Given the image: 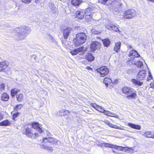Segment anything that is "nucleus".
<instances>
[{"label": "nucleus", "instance_id": "10", "mask_svg": "<svg viewBox=\"0 0 154 154\" xmlns=\"http://www.w3.org/2000/svg\"><path fill=\"white\" fill-rule=\"evenodd\" d=\"M146 71L145 70H140L138 72L137 77L141 80H144L146 76Z\"/></svg>", "mask_w": 154, "mask_h": 154}, {"label": "nucleus", "instance_id": "33", "mask_svg": "<svg viewBox=\"0 0 154 154\" xmlns=\"http://www.w3.org/2000/svg\"><path fill=\"white\" fill-rule=\"evenodd\" d=\"M7 67V65L5 62L0 63V71L5 69Z\"/></svg>", "mask_w": 154, "mask_h": 154}, {"label": "nucleus", "instance_id": "45", "mask_svg": "<svg viewBox=\"0 0 154 154\" xmlns=\"http://www.w3.org/2000/svg\"><path fill=\"white\" fill-rule=\"evenodd\" d=\"M22 2L26 4L29 3L31 2V0H22Z\"/></svg>", "mask_w": 154, "mask_h": 154}, {"label": "nucleus", "instance_id": "56", "mask_svg": "<svg viewBox=\"0 0 154 154\" xmlns=\"http://www.w3.org/2000/svg\"><path fill=\"white\" fill-rule=\"evenodd\" d=\"M86 68L88 70H91L92 69L91 68L90 66H87Z\"/></svg>", "mask_w": 154, "mask_h": 154}, {"label": "nucleus", "instance_id": "8", "mask_svg": "<svg viewBox=\"0 0 154 154\" xmlns=\"http://www.w3.org/2000/svg\"><path fill=\"white\" fill-rule=\"evenodd\" d=\"M96 144L98 146L101 147H109L113 148L115 145H111L109 143H105L103 141H97L96 142Z\"/></svg>", "mask_w": 154, "mask_h": 154}, {"label": "nucleus", "instance_id": "38", "mask_svg": "<svg viewBox=\"0 0 154 154\" xmlns=\"http://www.w3.org/2000/svg\"><path fill=\"white\" fill-rule=\"evenodd\" d=\"M91 32L94 34H98L99 33H100V32H99L97 30L94 29H92L91 30Z\"/></svg>", "mask_w": 154, "mask_h": 154}, {"label": "nucleus", "instance_id": "5", "mask_svg": "<svg viewBox=\"0 0 154 154\" xmlns=\"http://www.w3.org/2000/svg\"><path fill=\"white\" fill-rule=\"evenodd\" d=\"M87 38V35L84 32L78 33V46L84 44L86 42Z\"/></svg>", "mask_w": 154, "mask_h": 154}, {"label": "nucleus", "instance_id": "54", "mask_svg": "<svg viewBox=\"0 0 154 154\" xmlns=\"http://www.w3.org/2000/svg\"><path fill=\"white\" fill-rule=\"evenodd\" d=\"M127 46L129 49H130L131 48H132V47L128 44H127Z\"/></svg>", "mask_w": 154, "mask_h": 154}, {"label": "nucleus", "instance_id": "30", "mask_svg": "<svg viewBox=\"0 0 154 154\" xmlns=\"http://www.w3.org/2000/svg\"><path fill=\"white\" fill-rule=\"evenodd\" d=\"M20 90L17 88H14L11 90V94L12 96L13 97L18 92H20Z\"/></svg>", "mask_w": 154, "mask_h": 154}, {"label": "nucleus", "instance_id": "7", "mask_svg": "<svg viewBox=\"0 0 154 154\" xmlns=\"http://www.w3.org/2000/svg\"><path fill=\"white\" fill-rule=\"evenodd\" d=\"M43 142L45 143L48 142L51 143L53 145H57L59 142L56 139L51 137H46L43 138Z\"/></svg>", "mask_w": 154, "mask_h": 154}, {"label": "nucleus", "instance_id": "43", "mask_svg": "<svg viewBox=\"0 0 154 154\" xmlns=\"http://www.w3.org/2000/svg\"><path fill=\"white\" fill-rule=\"evenodd\" d=\"M5 86L4 84H2L0 85V91H2L3 90H4V89Z\"/></svg>", "mask_w": 154, "mask_h": 154}, {"label": "nucleus", "instance_id": "13", "mask_svg": "<svg viewBox=\"0 0 154 154\" xmlns=\"http://www.w3.org/2000/svg\"><path fill=\"white\" fill-rule=\"evenodd\" d=\"M32 127L36 131H38L40 133H42L43 131L41 129L39 125L38 122H34L32 124Z\"/></svg>", "mask_w": 154, "mask_h": 154}, {"label": "nucleus", "instance_id": "57", "mask_svg": "<svg viewBox=\"0 0 154 154\" xmlns=\"http://www.w3.org/2000/svg\"><path fill=\"white\" fill-rule=\"evenodd\" d=\"M46 132H47V136H50L51 135L50 133L48 131H47Z\"/></svg>", "mask_w": 154, "mask_h": 154}, {"label": "nucleus", "instance_id": "9", "mask_svg": "<svg viewBox=\"0 0 154 154\" xmlns=\"http://www.w3.org/2000/svg\"><path fill=\"white\" fill-rule=\"evenodd\" d=\"M106 27L107 29L113 30L119 33L121 32V31L119 29L118 27L112 23H109L106 24Z\"/></svg>", "mask_w": 154, "mask_h": 154}, {"label": "nucleus", "instance_id": "37", "mask_svg": "<svg viewBox=\"0 0 154 154\" xmlns=\"http://www.w3.org/2000/svg\"><path fill=\"white\" fill-rule=\"evenodd\" d=\"M96 110L98 111L103 113V112H104V109L101 106L98 105Z\"/></svg>", "mask_w": 154, "mask_h": 154}, {"label": "nucleus", "instance_id": "59", "mask_svg": "<svg viewBox=\"0 0 154 154\" xmlns=\"http://www.w3.org/2000/svg\"><path fill=\"white\" fill-rule=\"evenodd\" d=\"M33 58L35 59H36V56L35 55H33Z\"/></svg>", "mask_w": 154, "mask_h": 154}, {"label": "nucleus", "instance_id": "27", "mask_svg": "<svg viewBox=\"0 0 154 154\" xmlns=\"http://www.w3.org/2000/svg\"><path fill=\"white\" fill-rule=\"evenodd\" d=\"M11 125V123L8 120L6 119L0 122V126H9Z\"/></svg>", "mask_w": 154, "mask_h": 154}, {"label": "nucleus", "instance_id": "31", "mask_svg": "<svg viewBox=\"0 0 154 154\" xmlns=\"http://www.w3.org/2000/svg\"><path fill=\"white\" fill-rule=\"evenodd\" d=\"M47 8L48 9V11L49 12H51V11H53L55 8L54 5L52 3H49L48 6Z\"/></svg>", "mask_w": 154, "mask_h": 154}, {"label": "nucleus", "instance_id": "34", "mask_svg": "<svg viewBox=\"0 0 154 154\" xmlns=\"http://www.w3.org/2000/svg\"><path fill=\"white\" fill-rule=\"evenodd\" d=\"M16 98L17 101L20 102L23 100V95L22 94H18L17 95Z\"/></svg>", "mask_w": 154, "mask_h": 154}, {"label": "nucleus", "instance_id": "11", "mask_svg": "<svg viewBox=\"0 0 154 154\" xmlns=\"http://www.w3.org/2000/svg\"><path fill=\"white\" fill-rule=\"evenodd\" d=\"M100 46V43L97 41H93L91 43L90 47L91 51L93 52L94 51Z\"/></svg>", "mask_w": 154, "mask_h": 154}, {"label": "nucleus", "instance_id": "58", "mask_svg": "<svg viewBox=\"0 0 154 154\" xmlns=\"http://www.w3.org/2000/svg\"><path fill=\"white\" fill-rule=\"evenodd\" d=\"M39 1V0H35V2L36 3H37Z\"/></svg>", "mask_w": 154, "mask_h": 154}, {"label": "nucleus", "instance_id": "53", "mask_svg": "<svg viewBox=\"0 0 154 154\" xmlns=\"http://www.w3.org/2000/svg\"><path fill=\"white\" fill-rule=\"evenodd\" d=\"M148 76L149 77V78H150V79H149V80L151 79L152 78V76L151 74V73L150 71L149 72Z\"/></svg>", "mask_w": 154, "mask_h": 154}, {"label": "nucleus", "instance_id": "46", "mask_svg": "<svg viewBox=\"0 0 154 154\" xmlns=\"http://www.w3.org/2000/svg\"><path fill=\"white\" fill-rule=\"evenodd\" d=\"M91 106L96 109L98 105H97L96 104L94 103L92 104L91 105Z\"/></svg>", "mask_w": 154, "mask_h": 154}, {"label": "nucleus", "instance_id": "24", "mask_svg": "<svg viewBox=\"0 0 154 154\" xmlns=\"http://www.w3.org/2000/svg\"><path fill=\"white\" fill-rule=\"evenodd\" d=\"M104 122L106 124L111 128L118 129H120L119 127L117 125H113L107 120H105Z\"/></svg>", "mask_w": 154, "mask_h": 154}, {"label": "nucleus", "instance_id": "42", "mask_svg": "<svg viewBox=\"0 0 154 154\" xmlns=\"http://www.w3.org/2000/svg\"><path fill=\"white\" fill-rule=\"evenodd\" d=\"M48 39L50 40L51 42H53L54 41V38L50 35H48Z\"/></svg>", "mask_w": 154, "mask_h": 154}, {"label": "nucleus", "instance_id": "55", "mask_svg": "<svg viewBox=\"0 0 154 154\" xmlns=\"http://www.w3.org/2000/svg\"><path fill=\"white\" fill-rule=\"evenodd\" d=\"M3 117V115L1 113H0V120L2 119Z\"/></svg>", "mask_w": 154, "mask_h": 154}, {"label": "nucleus", "instance_id": "44", "mask_svg": "<svg viewBox=\"0 0 154 154\" xmlns=\"http://www.w3.org/2000/svg\"><path fill=\"white\" fill-rule=\"evenodd\" d=\"M126 149H125L126 151L127 152H131L133 151L132 149L130 148L126 147Z\"/></svg>", "mask_w": 154, "mask_h": 154}, {"label": "nucleus", "instance_id": "49", "mask_svg": "<svg viewBox=\"0 0 154 154\" xmlns=\"http://www.w3.org/2000/svg\"><path fill=\"white\" fill-rule=\"evenodd\" d=\"M83 2L82 0H78V7Z\"/></svg>", "mask_w": 154, "mask_h": 154}, {"label": "nucleus", "instance_id": "12", "mask_svg": "<svg viewBox=\"0 0 154 154\" xmlns=\"http://www.w3.org/2000/svg\"><path fill=\"white\" fill-rule=\"evenodd\" d=\"M103 82L106 87L108 86L109 85L111 87H113V83L111 79L109 78H104L103 80Z\"/></svg>", "mask_w": 154, "mask_h": 154}, {"label": "nucleus", "instance_id": "19", "mask_svg": "<svg viewBox=\"0 0 154 154\" xmlns=\"http://www.w3.org/2000/svg\"><path fill=\"white\" fill-rule=\"evenodd\" d=\"M128 125L131 128L137 130H140L141 127L140 125H136L131 123H128Z\"/></svg>", "mask_w": 154, "mask_h": 154}, {"label": "nucleus", "instance_id": "62", "mask_svg": "<svg viewBox=\"0 0 154 154\" xmlns=\"http://www.w3.org/2000/svg\"><path fill=\"white\" fill-rule=\"evenodd\" d=\"M75 18H77V14H76L75 16Z\"/></svg>", "mask_w": 154, "mask_h": 154}, {"label": "nucleus", "instance_id": "4", "mask_svg": "<svg viewBox=\"0 0 154 154\" xmlns=\"http://www.w3.org/2000/svg\"><path fill=\"white\" fill-rule=\"evenodd\" d=\"M22 133L23 134H26L28 137L34 138L38 136V134L32 132L31 129L26 126H25L22 130Z\"/></svg>", "mask_w": 154, "mask_h": 154}, {"label": "nucleus", "instance_id": "20", "mask_svg": "<svg viewBox=\"0 0 154 154\" xmlns=\"http://www.w3.org/2000/svg\"><path fill=\"white\" fill-rule=\"evenodd\" d=\"M128 125L131 128L137 130H140L141 127L140 125H136L131 123H128Z\"/></svg>", "mask_w": 154, "mask_h": 154}, {"label": "nucleus", "instance_id": "16", "mask_svg": "<svg viewBox=\"0 0 154 154\" xmlns=\"http://www.w3.org/2000/svg\"><path fill=\"white\" fill-rule=\"evenodd\" d=\"M90 8H87L86 9L85 11H84L85 14L86 15L85 16V18L86 19V21H87V22H88L90 20L91 17H92L91 14H89V12H88V11H90Z\"/></svg>", "mask_w": 154, "mask_h": 154}, {"label": "nucleus", "instance_id": "50", "mask_svg": "<svg viewBox=\"0 0 154 154\" xmlns=\"http://www.w3.org/2000/svg\"><path fill=\"white\" fill-rule=\"evenodd\" d=\"M103 113L104 114H105V115L108 116V113L109 112L108 111H106L104 109V112H103Z\"/></svg>", "mask_w": 154, "mask_h": 154}, {"label": "nucleus", "instance_id": "29", "mask_svg": "<svg viewBox=\"0 0 154 154\" xmlns=\"http://www.w3.org/2000/svg\"><path fill=\"white\" fill-rule=\"evenodd\" d=\"M86 59L89 61H91L94 60V57L91 53H88L86 57Z\"/></svg>", "mask_w": 154, "mask_h": 154}, {"label": "nucleus", "instance_id": "26", "mask_svg": "<svg viewBox=\"0 0 154 154\" xmlns=\"http://www.w3.org/2000/svg\"><path fill=\"white\" fill-rule=\"evenodd\" d=\"M9 96L6 93H4L2 95L1 99L3 101H7L9 99Z\"/></svg>", "mask_w": 154, "mask_h": 154}, {"label": "nucleus", "instance_id": "15", "mask_svg": "<svg viewBox=\"0 0 154 154\" xmlns=\"http://www.w3.org/2000/svg\"><path fill=\"white\" fill-rule=\"evenodd\" d=\"M69 113L68 110L64 109H61L57 113V115L58 116H62L64 115H67Z\"/></svg>", "mask_w": 154, "mask_h": 154}, {"label": "nucleus", "instance_id": "35", "mask_svg": "<svg viewBox=\"0 0 154 154\" xmlns=\"http://www.w3.org/2000/svg\"><path fill=\"white\" fill-rule=\"evenodd\" d=\"M134 64L136 65L138 68L141 67L143 66V63L140 61H137L134 62Z\"/></svg>", "mask_w": 154, "mask_h": 154}, {"label": "nucleus", "instance_id": "61", "mask_svg": "<svg viewBox=\"0 0 154 154\" xmlns=\"http://www.w3.org/2000/svg\"><path fill=\"white\" fill-rule=\"evenodd\" d=\"M119 148H121V149H120V150H121L122 149H121V148H122V147H120V146H118V147Z\"/></svg>", "mask_w": 154, "mask_h": 154}, {"label": "nucleus", "instance_id": "3", "mask_svg": "<svg viewBox=\"0 0 154 154\" xmlns=\"http://www.w3.org/2000/svg\"><path fill=\"white\" fill-rule=\"evenodd\" d=\"M136 13L135 9H129L125 11L122 15L119 14V17L122 19H131L135 16Z\"/></svg>", "mask_w": 154, "mask_h": 154}, {"label": "nucleus", "instance_id": "64", "mask_svg": "<svg viewBox=\"0 0 154 154\" xmlns=\"http://www.w3.org/2000/svg\"><path fill=\"white\" fill-rule=\"evenodd\" d=\"M153 108H154V106H153Z\"/></svg>", "mask_w": 154, "mask_h": 154}, {"label": "nucleus", "instance_id": "25", "mask_svg": "<svg viewBox=\"0 0 154 154\" xmlns=\"http://www.w3.org/2000/svg\"><path fill=\"white\" fill-rule=\"evenodd\" d=\"M121 43L120 42H118L115 43V46L114 48V50L116 52L119 51L120 48Z\"/></svg>", "mask_w": 154, "mask_h": 154}, {"label": "nucleus", "instance_id": "60", "mask_svg": "<svg viewBox=\"0 0 154 154\" xmlns=\"http://www.w3.org/2000/svg\"><path fill=\"white\" fill-rule=\"evenodd\" d=\"M117 80H116V81H115L114 82V83H113V84H116L117 83Z\"/></svg>", "mask_w": 154, "mask_h": 154}, {"label": "nucleus", "instance_id": "41", "mask_svg": "<svg viewBox=\"0 0 154 154\" xmlns=\"http://www.w3.org/2000/svg\"><path fill=\"white\" fill-rule=\"evenodd\" d=\"M72 3L74 6H77V0H72Z\"/></svg>", "mask_w": 154, "mask_h": 154}, {"label": "nucleus", "instance_id": "1", "mask_svg": "<svg viewBox=\"0 0 154 154\" xmlns=\"http://www.w3.org/2000/svg\"><path fill=\"white\" fill-rule=\"evenodd\" d=\"M17 36L19 40L25 39L27 35L29 34L31 32L30 28L25 26L17 28Z\"/></svg>", "mask_w": 154, "mask_h": 154}, {"label": "nucleus", "instance_id": "22", "mask_svg": "<svg viewBox=\"0 0 154 154\" xmlns=\"http://www.w3.org/2000/svg\"><path fill=\"white\" fill-rule=\"evenodd\" d=\"M143 135L146 137L154 138V134L152 132L147 131L144 133Z\"/></svg>", "mask_w": 154, "mask_h": 154}, {"label": "nucleus", "instance_id": "63", "mask_svg": "<svg viewBox=\"0 0 154 154\" xmlns=\"http://www.w3.org/2000/svg\"><path fill=\"white\" fill-rule=\"evenodd\" d=\"M113 152H115L113 150Z\"/></svg>", "mask_w": 154, "mask_h": 154}, {"label": "nucleus", "instance_id": "52", "mask_svg": "<svg viewBox=\"0 0 154 154\" xmlns=\"http://www.w3.org/2000/svg\"><path fill=\"white\" fill-rule=\"evenodd\" d=\"M108 116H112L114 114L112 113L109 111H108Z\"/></svg>", "mask_w": 154, "mask_h": 154}, {"label": "nucleus", "instance_id": "36", "mask_svg": "<svg viewBox=\"0 0 154 154\" xmlns=\"http://www.w3.org/2000/svg\"><path fill=\"white\" fill-rule=\"evenodd\" d=\"M23 107V105L21 104H19L15 106L14 108V111L17 112L20 109Z\"/></svg>", "mask_w": 154, "mask_h": 154}, {"label": "nucleus", "instance_id": "23", "mask_svg": "<svg viewBox=\"0 0 154 154\" xmlns=\"http://www.w3.org/2000/svg\"><path fill=\"white\" fill-rule=\"evenodd\" d=\"M104 46L106 47H108L111 44V42L108 38H105L102 40Z\"/></svg>", "mask_w": 154, "mask_h": 154}, {"label": "nucleus", "instance_id": "28", "mask_svg": "<svg viewBox=\"0 0 154 154\" xmlns=\"http://www.w3.org/2000/svg\"><path fill=\"white\" fill-rule=\"evenodd\" d=\"M41 148L42 149H47L49 152H52L53 151V149L52 147L49 146H45L44 145H41L40 146Z\"/></svg>", "mask_w": 154, "mask_h": 154}, {"label": "nucleus", "instance_id": "32", "mask_svg": "<svg viewBox=\"0 0 154 154\" xmlns=\"http://www.w3.org/2000/svg\"><path fill=\"white\" fill-rule=\"evenodd\" d=\"M84 48L83 46L78 48V54L82 55L85 54V51L84 50Z\"/></svg>", "mask_w": 154, "mask_h": 154}, {"label": "nucleus", "instance_id": "40", "mask_svg": "<svg viewBox=\"0 0 154 154\" xmlns=\"http://www.w3.org/2000/svg\"><path fill=\"white\" fill-rule=\"evenodd\" d=\"M20 113L18 112H17L16 113L14 114L13 115L12 119L15 120V119L17 117Z\"/></svg>", "mask_w": 154, "mask_h": 154}, {"label": "nucleus", "instance_id": "47", "mask_svg": "<svg viewBox=\"0 0 154 154\" xmlns=\"http://www.w3.org/2000/svg\"><path fill=\"white\" fill-rule=\"evenodd\" d=\"M108 0H101V3L103 5H105L106 4V2Z\"/></svg>", "mask_w": 154, "mask_h": 154}, {"label": "nucleus", "instance_id": "39", "mask_svg": "<svg viewBox=\"0 0 154 154\" xmlns=\"http://www.w3.org/2000/svg\"><path fill=\"white\" fill-rule=\"evenodd\" d=\"M70 53L72 55H76L77 54V49L71 51Z\"/></svg>", "mask_w": 154, "mask_h": 154}, {"label": "nucleus", "instance_id": "17", "mask_svg": "<svg viewBox=\"0 0 154 154\" xmlns=\"http://www.w3.org/2000/svg\"><path fill=\"white\" fill-rule=\"evenodd\" d=\"M128 56L129 57L134 56L135 57H140V55L136 50H132L130 52Z\"/></svg>", "mask_w": 154, "mask_h": 154}, {"label": "nucleus", "instance_id": "14", "mask_svg": "<svg viewBox=\"0 0 154 154\" xmlns=\"http://www.w3.org/2000/svg\"><path fill=\"white\" fill-rule=\"evenodd\" d=\"M71 29L70 28H67L65 29L63 32V35L64 38H67L71 32Z\"/></svg>", "mask_w": 154, "mask_h": 154}, {"label": "nucleus", "instance_id": "48", "mask_svg": "<svg viewBox=\"0 0 154 154\" xmlns=\"http://www.w3.org/2000/svg\"><path fill=\"white\" fill-rule=\"evenodd\" d=\"M77 38V34H76V38H74L73 40V42H74V43L75 44V46H76V45L77 44L76 43V41H77L76 38Z\"/></svg>", "mask_w": 154, "mask_h": 154}, {"label": "nucleus", "instance_id": "2", "mask_svg": "<svg viewBox=\"0 0 154 154\" xmlns=\"http://www.w3.org/2000/svg\"><path fill=\"white\" fill-rule=\"evenodd\" d=\"M122 91L123 93L127 95V98L128 99H134L137 97L136 91L133 88L125 87L122 89Z\"/></svg>", "mask_w": 154, "mask_h": 154}, {"label": "nucleus", "instance_id": "6", "mask_svg": "<svg viewBox=\"0 0 154 154\" xmlns=\"http://www.w3.org/2000/svg\"><path fill=\"white\" fill-rule=\"evenodd\" d=\"M97 73L100 74L101 77H103L106 75L109 72V69L106 67L103 66L96 69Z\"/></svg>", "mask_w": 154, "mask_h": 154}, {"label": "nucleus", "instance_id": "51", "mask_svg": "<svg viewBox=\"0 0 154 154\" xmlns=\"http://www.w3.org/2000/svg\"><path fill=\"white\" fill-rule=\"evenodd\" d=\"M62 43L65 46L67 45L68 44V43H67L66 42V41H65L63 40L62 41Z\"/></svg>", "mask_w": 154, "mask_h": 154}, {"label": "nucleus", "instance_id": "21", "mask_svg": "<svg viewBox=\"0 0 154 154\" xmlns=\"http://www.w3.org/2000/svg\"><path fill=\"white\" fill-rule=\"evenodd\" d=\"M84 10L80 9L78 11V19L79 20L82 19L84 17Z\"/></svg>", "mask_w": 154, "mask_h": 154}, {"label": "nucleus", "instance_id": "18", "mask_svg": "<svg viewBox=\"0 0 154 154\" xmlns=\"http://www.w3.org/2000/svg\"><path fill=\"white\" fill-rule=\"evenodd\" d=\"M131 82L135 86H141L143 84V82H141L139 80L135 79H132Z\"/></svg>", "mask_w": 154, "mask_h": 154}]
</instances>
